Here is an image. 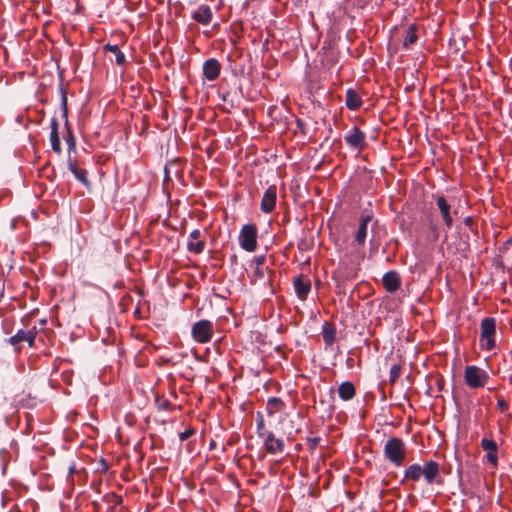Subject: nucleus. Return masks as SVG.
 Listing matches in <instances>:
<instances>
[{"label": "nucleus", "mask_w": 512, "mask_h": 512, "mask_svg": "<svg viewBox=\"0 0 512 512\" xmlns=\"http://www.w3.org/2000/svg\"><path fill=\"white\" fill-rule=\"evenodd\" d=\"M256 432L258 437L263 440L264 447L269 454L275 455L284 452V441L276 438L272 431L266 429L264 417L260 412L256 415Z\"/></svg>", "instance_id": "nucleus-1"}, {"label": "nucleus", "mask_w": 512, "mask_h": 512, "mask_svg": "<svg viewBox=\"0 0 512 512\" xmlns=\"http://www.w3.org/2000/svg\"><path fill=\"white\" fill-rule=\"evenodd\" d=\"M481 349L491 351L496 347V319L485 317L480 323Z\"/></svg>", "instance_id": "nucleus-2"}, {"label": "nucleus", "mask_w": 512, "mask_h": 512, "mask_svg": "<svg viewBox=\"0 0 512 512\" xmlns=\"http://www.w3.org/2000/svg\"><path fill=\"white\" fill-rule=\"evenodd\" d=\"M406 448L402 439L397 437L389 438L384 445V456L392 464L399 467L405 459Z\"/></svg>", "instance_id": "nucleus-3"}, {"label": "nucleus", "mask_w": 512, "mask_h": 512, "mask_svg": "<svg viewBox=\"0 0 512 512\" xmlns=\"http://www.w3.org/2000/svg\"><path fill=\"white\" fill-rule=\"evenodd\" d=\"M464 380L468 387L477 389L486 385L489 375L482 368L476 365H469L464 370Z\"/></svg>", "instance_id": "nucleus-4"}, {"label": "nucleus", "mask_w": 512, "mask_h": 512, "mask_svg": "<svg viewBox=\"0 0 512 512\" xmlns=\"http://www.w3.org/2000/svg\"><path fill=\"white\" fill-rule=\"evenodd\" d=\"M421 478L423 477L427 485H442L443 478L440 473V465L434 460H429L420 465Z\"/></svg>", "instance_id": "nucleus-5"}, {"label": "nucleus", "mask_w": 512, "mask_h": 512, "mask_svg": "<svg viewBox=\"0 0 512 512\" xmlns=\"http://www.w3.org/2000/svg\"><path fill=\"white\" fill-rule=\"evenodd\" d=\"M240 247L247 251L253 252L257 247V228L254 224H245L239 233Z\"/></svg>", "instance_id": "nucleus-6"}, {"label": "nucleus", "mask_w": 512, "mask_h": 512, "mask_svg": "<svg viewBox=\"0 0 512 512\" xmlns=\"http://www.w3.org/2000/svg\"><path fill=\"white\" fill-rule=\"evenodd\" d=\"M213 333V324L211 321L203 319L193 324L192 336L198 343H207L211 340Z\"/></svg>", "instance_id": "nucleus-7"}, {"label": "nucleus", "mask_w": 512, "mask_h": 512, "mask_svg": "<svg viewBox=\"0 0 512 512\" xmlns=\"http://www.w3.org/2000/svg\"><path fill=\"white\" fill-rule=\"evenodd\" d=\"M346 144L351 148L362 151L366 146V135L357 126H353L344 136Z\"/></svg>", "instance_id": "nucleus-8"}, {"label": "nucleus", "mask_w": 512, "mask_h": 512, "mask_svg": "<svg viewBox=\"0 0 512 512\" xmlns=\"http://www.w3.org/2000/svg\"><path fill=\"white\" fill-rule=\"evenodd\" d=\"M373 213L370 210H363L360 215L358 229L355 233V241L359 246H364L367 237L368 224L372 221Z\"/></svg>", "instance_id": "nucleus-9"}, {"label": "nucleus", "mask_w": 512, "mask_h": 512, "mask_svg": "<svg viewBox=\"0 0 512 512\" xmlns=\"http://www.w3.org/2000/svg\"><path fill=\"white\" fill-rule=\"evenodd\" d=\"M276 200L277 187L275 185H271L268 187V189L264 192L262 196L260 204L261 211L266 214L271 213L276 207Z\"/></svg>", "instance_id": "nucleus-10"}, {"label": "nucleus", "mask_w": 512, "mask_h": 512, "mask_svg": "<svg viewBox=\"0 0 512 512\" xmlns=\"http://www.w3.org/2000/svg\"><path fill=\"white\" fill-rule=\"evenodd\" d=\"M436 205L443 219L444 225L447 229L453 226V217L451 212V205L443 195L436 196Z\"/></svg>", "instance_id": "nucleus-11"}, {"label": "nucleus", "mask_w": 512, "mask_h": 512, "mask_svg": "<svg viewBox=\"0 0 512 512\" xmlns=\"http://www.w3.org/2000/svg\"><path fill=\"white\" fill-rule=\"evenodd\" d=\"M481 447L486 452L485 458L493 467L498 465V445L493 439L483 438L481 440Z\"/></svg>", "instance_id": "nucleus-12"}, {"label": "nucleus", "mask_w": 512, "mask_h": 512, "mask_svg": "<svg viewBox=\"0 0 512 512\" xmlns=\"http://www.w3.org/2000/svg\"><path fill=\"white\" fill-rule=\"evenodd\" d=\"M203 77L207 81L216 80L221 72V64L216 58H209L203 63Z\"/></svg>", "instance_id": "nucleus-13"}, {"label": "nucleus", "mask_w": 512, "mask_h": 512, "mask_svg": "<svg viewBox=\"0 0 512 512\" xmlns=\"http://www.w3.org/2000/svg\"><path fill=\"white\" fill-rule=\"evenodd\" d=\"M201 232L199 229H194L190 232L187 241V250L193 254H201L206 246L205 241L200 240Z\"/></svg>", "instance_id": "nucleus-14"}, {"label": "nucleus", "mask_w": 512, "mask_h": 512, "mask_svg": "<svg viewBox=\"0 0 512 512\" xmlns=\"http://www.w3.org/2000/svg\"><path fill=\"white\" fill-rule=\"evenodd\" d=\"M294 291L300 300H305L311 290V281L304 275H298L293 280Z\"/></svg>", "instance_id": "nucleus-15"}, {"label": "nucleus", "mask_w": 512, "mask_h": 512, "mask_svg": "<svg viewBox=\"0 0 512 512\" xmlns=\"http://www.w3.org/2000/svg\"><path fill=\"white\" fill-rule=\"evenodd\" d=\"M36 335H37V332H36L35 328H33L32 330L20 329L16 332L15 335H13L12 337H10L8 339V342L11 345H16L20 342H27L30 347H33Z\"/></svg>", "instance_id": "nucleus-16"}, {"label": "nucleus", "mask_w": 512, "mask_h": 512, "mask_svg": "<svg viewBox=\"0 0 512 512\" xmlns=\"http://www.w3.org/2000/svg\"><path fill=\"white\" fill-rule=\"evenodd\" d=\"M191 17L194 21H196L202 25H208L212 21L213 13H212L211 8L208 5L202 4V5H199L192 12Z\"/></svg>", "instance_id": "nucleus-17"}, {"label": "nucleus", "mask_w": 512, "mask_h": 512, "mask_svg": "<svg viewBox=\"0 0 512 512\" xmlns=\"http://www.w3.org/2000/svg\"><path fill=\"white\" fill-rule=\"evenodd\" d=\"M383 285L387 292L394 293L401 286V278L396 271H388L382 277Z\"/></svg>", "instance_id": "nucleus-18"}, {"label": "nucleus", "mask_w": 512, "mask_h": 512, "mask_svg": "<svg viewBox=\"0 0 512 512\" xmlns=\"http://www.w3.org/2000/svg\"><path fill=\"white\" fill-rule=\"evenodd\" d=\"M50 126H51L50 142H51L52 150L57 154H61L62 149H61V142H60V138H59V134H58L59 123H58L57 118L53 117L51 119Z\"/></svg>", "instance_id": "nucleus-19"}, {"label": "nucleus", "mask_w": 512, "mask_h": 512, "mask_svg": "<svg viewBox=\"0 0 512 512\" xmlns=\"http://www.w3.org/2000/svg\"><path fill=\"white\" fill-rule=\"evenodd\" d=\"M362 103V98L355 89L350 88L346 91L345 104L349 110H358Z\"/></svg>", "instance_id": "nucleus-20"}, {"label": "nucleus", "mask_w": 512, "mask_h": 512, "mask_svg": "<svg viewBox=\"0 0 512 512\" xmlns=\"http://www.w3.org/2000/svg\"><path fill=\"white\" fill-rule=\"evenodd\" d=\"M338 394L343 401L351 400L356 394L354 384L350 381L342 382L338 387Z\"/></svg>", "instance_id": "nucleus-21"}, {"label": "nucleus", "mask_w": 512, "mask_h": 512, "mask_svg": "<svg viewBox=\"0 0 512 512\" xmlns=\"http://www.w3.org/2000/svg\"><path fill=\"white\" fill-rule=\"evenodd\" d=\"M326 346H332L336 340V328L333 324L325 322L321 331Z\"/></svg>", "instance_id": "nucleus-22"}, {"label": "nucleus", "mask_w": 512, "mask_h": 512, "mask_svg": "<svg viewBox=\"0 0 512 512\" xmlns=\"http://www.w3.org/2000/svg\"><path fill=\"white\" fill-rule=\"evenodd\" d=\"M418 40L416 24H410L405 31L403 39V48L409 49L411 45L415 44Z\"/></svg>", "instance_id": "nucleus-23"}, {"label": "nucleus", "mask_w": 512, "mask_h": 512, "mask_svg": "<svg viewBox=\"0 0 512 512\" xmlns=\"http://www.w3.org/2000/svg\"><path fill=\"white\" fill-rule=\"evenodd\" d=\"M69 170L73 173L74 177L82 183L85 187L90 186V181L88 180V172L85 169L78 168L76 164L69 162L68 164Z\"/></svg>", "instance_id": "nucleus-24"}, {"label": "nucleus", "mask_w": 512, "mask_h": 512, "mask_svg": "<svg viewBox=\"0 0 512 512\" xmlns=\"http://www.w3.org/2000/svg\"><path fill=\"white\" fill-rule=\"evenodd\" d=\"M420 464L414 463L404 470V480L418 482L421 479Z\"/></svg>", "instance_id": "nucleus-25"}, {"label": "nucleus", "mask_w": 512, "mask_h": 512, "mask_svg": "<svg viewBox=\"0 0 512 512\" xmlns=\"http://www.w3.org/2000/svg\"><path fill=\"white\" fill-rule=\"evenodd\" d=\"M285 407L284 402L278 397H270L267 400L266 411L269 416L281 411Z\"/></svg>", "instance_id": "nucleus-26"}, {"label": "nucleus", "mask_w": 512, "mask_h": 512, "mask_svg": "<svg viewBox=\"0 0 512 512\" xmlns=\"http://www.w3.org/2000/svg\"><path fill=\"white\" fill-rule=\"evenodd\" d=\"M104 50L114 54L115 62L118 66H122L126 63L125 54L119 49L117 45L108 43L104 46Z\"/></svg>", "instance_id": "nucleus-27"}, {"label": "nucleus", "mask_w": 512, "mask_h": 512, "mask_svg": "<svg viewBox=\"0 0 512 512\" xmlns=\"http://www.w3.org/2000/svg\"><path fill=\"white\" fill-rule=\"evenodd\" d=\"M401 374V367L398 364H394L389 371V381L395 383Z\"/></svg>", "instance_id": "nucleus-28"}, {"label": "nucleus", "mask_w": 512, "mask_h": 512, "mask_svg": "<svg viewBox=\"0 0 512 512\" xmlns=\"http://www.w3.org/2000/svg\"><path fill=\"white\" fill-rule=\"evenodd\" d=\"M194 433H195L194 429H191V428L186 429L179 434V439H180V441L183 442V441L187 440L188 438H190Z\"/></svg>", "instance_id": "nucleus-29"}, {"label": "nucleus", "mask_w": 512, "mask_h": 512, "mask_svg": "<svg viewBox=\"0 0 512 512\" xmlns=\"http://www.w3.org/2000/svg\"><path fill=\"white\" fill-rule=\"evenodd\" d=\"M497 408L499 409L500 412H506L509 408V405L503 398L498 397Z\"/></svg>", "instance_id": "nucleus-30"}, {"label": "nucleus", "mask_w": 512, "mask_h": 512, "mask_svg": "<svg viewBox=\"0 0 512 512\" xmlns=\"http://www.w3.org/2000/svg\"><path fill=\"white\" fill-rule=\"evenodd\" d=\"M265 261H266V256L265 255H259V256H255L253 258L252 263L255 264V267H263Z\"/></svg>", "instance_id": "nucleus-31"}, {"label": "nucleus", "mask_w": 512, "mask_h": 512, "mask_svg": "<svg viewBox=\"0 0 512 512\" xmlns=\"http://www.w3.org/2000/svg\"><path fill=\"white\" fill-rule=\"evenodd\" d=\"M77 472L76 466L74 463H72L68 468V475H67V481L73 484L72 476Z\"/></svg>", "instance_id": "nucleus-32"}, {"label": "nucleus", "mask_w": 512, "mask_h": 512, "mask_svg": "<svg viewBox=\"0 0 512 512\" xmlns=\"http://www.w3.org/2000/svg\"><path fill=\"white\" fill-rule=\"evenodd\" d=\"M253 276L255 279H263L264 278V268L263 267H255Z\"/></svg>", "instance_id": "nucleus-33"}, {"label": "nucleus", "mask_w": 512, "mask_h": 512, "mask_svg": "<svg viewBox=\"0 0 512 512\" xmlns=\"http://www.w3.org/2000/svg\"><path fill=\"white\" fill-rule=\"evenodd\" d=\"M66 142L69 145V148L75 147V140H74L73 134L70 130H68V137L66 139Z\"/></svg>", "instance_id": "nucleus-34"}, {"label": "nucleus", "mask_w": 512, "mask_h": 512, "mask_svg": "<svg viewBox=\"0 0 512 512\" xmlns=\"http://www.w3.org/2000/svg\"><path fill=\"white\" fill-rule=\"evenodd\" d=\"M62 106L64 109V116H67V97L65 94L62 96Z\"/></svg>", "instance_id": "nucleus-35"}, {"label": "nucleus", "mask_w": 512, "mask_h": 512, "mask_svg": "<svg viewBox=\"0 0 512 512\" xmlns=\"http://www.w3.org/2000/svg\"><path fill=\"white\" fill-rule=\"evenodd\" d=\"M429 229H430L431 231H433V233H434V235H435V239H437V238H438V235H437V228H436V226H435L434 224H432V223H431V224H430V226H429Z\"/></svg>", "instance_id": "nucleus-36"}, {"label": "nucleus", "mask_w": 512, "mask_h": 512, "mask_svg": "<svg viewBox=\"0 0 512 512\" xmlns=\"http://www.w3.org/2000/svg\"><path fill=\"white\" fill-rule=\"evenodd\" d=\"M464 223H465V225H467V226H471V225H472V223H473V219H472L470 216H468V217H466V218L464 219Z\"/></svg>", "instance_id": "nucleus-37"}, {"label": "nucleus", "mask_w": 512, "mask_h": 512, "mask_svg": "<svg viewBox=\"0 0 512 512\" xmlns=\"http://www.w3.org/2000/svg\"><path fill=\"white\" fill-rule=\"evenodd\" d=\"M318 443V438H313L309 440L310 447H315Z\"/></svg>", "instance_id": "nucleus-38"}, {"label": "nucleus", "mask_w": 512, "mask_h": 512, "mask_svg": "<svg viewBox=\"0 0 512 512\" xmlns=\"http://www.w3.org/2000/svg\"><path fill=\"white\" fill-rule=\"evenodd\" d=\"M508 245H512V238L508 239L505 243H504V247L508 246Z\"/></svg>", "instance_id": "nucleus-39"}, {"label": "nucleus", "mask_w": 512, "mask_h": 512, "mask_svg": "<svg viewBox=\"0 0 512 512\" xmlns=\"http://www.w3.org/2000/svg\"><path fill=\"white\" fill-rule=\"evenodd\" d=\"M209 446H210V449H213L216 446V442L214 440H212L210 442Z\"/></svg>", "instance_id": "nucleus-40"}]
</instances>
